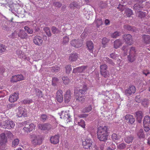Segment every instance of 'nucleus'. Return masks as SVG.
<instances>
[{
  "label": "nucleus",
  "instance_id": "39448f33",
  "mask_svg": "<svg viewBox=\"0 0 150 150\" xmlns=\"http://www.w3.org/2000/svg\"><path fill=\"white\" fill-rule=\"evenodd\" d=\"M31 142L32 144L36 145H40L42 143V139L39 135L33 134L30 135Z\"/></svg>",
  "mask_w": 150,
  "mask_h": 150
},
{
  "label": "nucleus",
  "instance_id": "f3484780",
  "mask_svg": "<svg viewBox=\"0 0 150 150\" xmlns=\"http://www.w3.org/2000/svg\"><path fill=\"white\" fill-rule=\"evenodd\" d=\"M60 137L59 135H55L51 136L50 140L51 143L56 144L59 142Z\"/></svg>",
  "mask_w": 150,
  "mask_h": 150
},
{
  "label": "nucleus",
  "instance_id": "a19ab883",
  "mask_svg": "<svg viewBox=\"0 0 150 150\" xmlns=\"http://www.w3.org/2000/svg\"><path fill=\"white\" fill-rule=\"evenodd\" d=\"M120 136L118 135L115 133H113L112 135V138L113 140L115 141L120 139Z\"/></svg>",
  "mask_w": 150,
  "mask_h": 150
},
{
  "label": "nucleus",
  "instance_id": "37998d69",
  "mask_svg": "<svg viewBox=\"0 0 150 150\" xmlns=\"http://www.w3.org/2000/svg\"><path fill=\"white\" fill-rule=\"evenodd\" d=\"M110 40L108 39L107 38H104L102 40V44L103 45L104 47L106 46V44L109 42Z\"/></svg>",
  "mask_w": 150,
  "mask_h": 150
},
{
  "label": "nucleus",
  "instance_id": "69168bd1",
  "mask_svg": "<svg viewBox=\"0 0 150 150\" xmlns=\"http://www.w3.org/2000/svg\"><path fill=\"white\" fill-rule=\"evenodd\" d=\"M140 98V97L139 96H137L135 98V101L138 103H140L141 102Z\"/></svg>",
  "mask_w": 150,
  "mask_h": 150
},
{
  "label": "nucleus",
  "instance_id": "20e7f679",
  "mask_svg": "<svg viewBox=\"0 0 150 150\" xmlns=\"http://www.w3.org/2000/svg\"><path fill=\"white\" fill-rule=\"evenodd\" d=\"M25 127L23 128V130L24 132L27 133H30L35 130L36 125L33 123L28 124L27 121H24L21 123Z\"/></svg>",
  "mask_w": 150,
  "mask_h": 150
},
{
  "label": "nucleus",
  "instance_id": "4468645a",
  "mask_svg": "<svg viewBox=\"0 0 150 150\" xmlns=\"http://www.w3.org/2000/svg\"><path fill=\"white\" fill-rule=\"evenodd\" d=\"M24 77L22 74H18L12 77L11 81L12 82H17L18 81L23 80Z\"/></svg>",
  "mask_w": 150,
  "mask_h": 150
},
{
  "label": "nucleus",
  "instance_id": "72a5a7b5",
  "mask_svg": "<svg viewBox=\"0 0 150 150\" xmlns=\"http://www.w3.org/2000/svg\"><path fill=\"white\" fill-rule=\"evenodd\" d=\"M124 28L125 29L133 32H136L137 30L136 28L135 27H132L127 25H124Z\"/></svg>",
  "mask_w": 150,
  "mask_h": 150
},
{
  "label": "nucleus",
  "instance_id": "f03ea898",
  "mask_svg": "<svg viewBox=\"0 0 150 150\" xmlns=\"http://www.w3.org/2000/svg\"><path fill=\"white\" fill-rule=\"evenodd\" d=\"M13 137V135L10 131H7L0 134V145L3 146L8 142V139Z\"/></svg>",
  "mask_w": 150,
  "mask_h": 150
},
{
  "label": "nucleus",
  "instance_id": "4c0bfd02",
  "mask_svg": "<svg viewBox=\"0 0 150 150\" xmlns=\"http://www.w3.org/2000/svg\"><path fill=\"white\" fill-rule=\"evenodd\" d=\"M24 29L28 34H32L33 33V31L32 29L31 28L28 27L27 26H25L24 27Z\"/></svg>",
  "mask_w": 150,
  "mask_h": 150
},
{
  "label": "nucleus",
  "instance_id": "bf43d9fd",
  "mask_svg": "<svg viewBox=\"0 0 150 150\" xmlns=\"http://www.w3.org/2000/svg\"><path fill=\"white\" fill-rule=\"evenodd\" d=\"M32 102V100L31 99H27L23 101V103L24 104H29Z\"/></svg>",
  "mask_w": 150,
  "mask_h": 150
},
{
  "label": "nucleus",
  "instance_id": "a878e982",
  "mask_svg": "<svg viewBox=\"0 0 150 150\" xmlns=\"http://www.w3.org/2000/svg\"><path fill=\"white\" fill-rule=\"evenodd\" d=\"M60 118L62 119H65L66 118L69 119V120H70V117L66 111H62L61 112V114L60 115Z\"/></svg>",
  "mask_w": 150,
  "mask_h": 150
},
{
  "label": "nucleus",
  "instance_id": "13d9d810",
  "mask_svg": "<svg viewBox=\"0 0 150 150\" xmlns=\"http://www.w3.org/2000/svg\"><path fill=\"white\" fill-rule=\"evenodd\" d=\"M52 70L54 71L55 72H57L59 71L60 70V67H58L57 65L52 67Z\"/></svg>",
  "mask_w": 150,
  "mask_h": 150
},
{
  "label": "nucleus",
  "instance_id": "6e6d98bb",
  "mask_svg": "<svg viewBox=\"0 0 150 150\" xmlns=\"http://www.w3.org/2000/svg\"><path fill=\"white\" fill-rule=\"evenodd\" d=\"M6 48L4 45L2 44H0V53H2L5 52Z\"/></svg>",
  "mask_w": 150,
  "mask_h": 150
},
{
  "label": "nucleus",
  "instance_id": "052dcab7",
  "mask_svg": "<svg viewBox=\"0 0 150 150\" xmlns=\"http://www.w3.org/2000/svg\"><path fill=\"white\" fill-rule=\"evenodd\" d=\"M118 56L117 54H116L114 53H112L110 54V57L113 59H116Z\"/></svg>",
  "mask_w": 150,
  "mask_h": 150
},
{
  "label": "nucleus",
  "instance_id": "603ef678",
  "mask_svg": "<svg viewBox=\"0 0 150 150\" xmlns=\"http://www.w3.org/2000/svg\"><path fill=\"white\" fill-rule=\"evenodd\" d=\"M69 41V38L67 36H65L63 37V38L62 44H66Z\"/></svg>",
  "mask_w": 150,
  "mask_h": 150
},
{
  "label": "nucleus",
  "instance_id": "de8ad7c7",
  "mask_svg": "<svg viewBox=\"0 0 150 150\" xmlns=\"http://www.w3.org/2000/svg\"><path fill=\"white\" fill-rule=\"evenodd\" d=\"M120 35L121 33L120 32L115 31L111 34V36L113 38H116Z\"/></svg>",
  "mask_w": 150,
  "mask_h": 150
},
{
  "label": "nucleus",
  "instance_id": "7c9ffc66",
  "mask_svg": "<svg viewBox=\"0 0 150 150\" xmlns=\"http://www.w3.org/2000/svg\"><path fill=\"white\" fill-rule=\"evenodd\" d=\"M74 122L77 123L78 125L80 126L82 128H85L86 124H85V122L84 120L81 119L79 121H78V120H75Z\"/></svg>",
  "mask_w": 150,
  "mask_h": 150
},
{
  "label": "nucleus",
  "instance_id": "680f3d73",
  "mask_svg": "<svg viewBox=\"0 0 150 150\" xmlns=\"http://www.w3.org/2000/svg\"><path fill=\"white\" fill-rule=\"evenodd\" d=\"M125 8V6L124 5L120 4L117 7V8L119 9V10L122 11H123Z\"/></svg>",
  "mask_w": 150,
  "mask_h": 150
},
{
  "label": "nucleus",
  "instance_id": "f257e3e1",
  "mask_svg": "<svg viewBox=\"0 0 150 150\" xmlns=\"http://www.w3.org/2000/svg\"><path fill=\"white\" fill-rule=\"evenodd\" d=\"M108 127L106 126H100L97 131V138L101 141L107 140L108 136Z\"/></svg>",
  "mask_w": 150,
  "mask_h": 150
},
{
  "label": "nucleus",
  "instance_id": "a211bd4d",
  "mask_svg": "<svg viewBox=\"0 0 150 150\" xmlns=\"http://www.w3.org/2000/svg\"><path fill=\"white\" fill-rule=\"evenodd\" d=\"M19 37L22 39H27L28 38V35L25 31L23 30H20L17 33Z\"/></svg>",
  "mask_w": 150,
  "mask_h": 150
},
{
  "label": "nucleus",
  "instance_id": "2f4dec72",
  "mask_svg": "<svg viewBox=\"0 0 150 150\" xmlns=\"http://www.w3.org/2000/svg\"><path fill=\"white\" fill-rule=\"evenodd\" d=\"M143 8L142 6H140L138 4H135L134 6V9L135 10L136 13L141 10Z\"/></svg>",
  "mask_w": 150,
  "mask_h": 150
},
{
  "label": "nucleus",
  "instance_id": "2eb2a0df",
  "mask_svg": "<svg viewBox=\"0 0 150 150\" xmlns=\"http://www.w3.org/2000/svg\"><path fill=\"white\" fill-rule=\"evenodd\" d=\"M33 41L35 45L39 46L41 45L43 42L42 38L38 35H36L34 37Z\"/></svg>",
  "mask_w": 150,
  "mask_h": 150
},
{
  "label": "nucleus",
  "instance_id": "4d7b16f0",
  "mask_svg": "<svg viewBox=\"0 0 150 150\" xmlns=\"http://www.w3.org/2000/svg\"><path fill=\"white\" fill-rule=\"evenodd\" d=\"M47 118V116L45 114H42L41 116L40 120L43 122H44L46 120Z\"/></svg>",
  "mask_w": 150,
  "mask_h": 150
},
{
  "label": "nucleus",
  "instance_id": "e433bc0d",
  "mask_svg": "<svg viewBox=\"0 0 150 150\" xmlns=\"http://www.w3.org/2000/svg\"><path fill=\"white\" fill-rule=\"evenodd\" d=\"M19 140L18 139H16L12 142V146L14 148L16 147L19 144Z\"/></svg>",
  "mask_w": 150,
  "mask_h": 150
},
{
  "label": "nucleus",
  "instance_id": "864d4df0",
  "mask_svg": "<svg viewBox=\"0 0 150 150\" xmlns=\"http://www.w3.org/2000/svg\"><path fill=\"white\" fill-rule=\"evenodd\" d=\"M71 65H68L65 67L66 71L67 73L69 74L71 70Z\"/></svg>",
  "mask_w": 150,
  "mask_h": 150
},
{
  "label": "nucleus",
  "instance_id": "49530a36",
  "mask_svg": "<svg viewBox=\"0 0 150 150\" xmlns=\"http://www.w3.org/2000/svg\"><path fill=\"white\" fill-rule=\"evenodd\" d=\"M44 30L46 33L47 35L49 37H50L51 35V33L50 32V28L48 27L45 28L44 29Z\"/></svg>",
  "mask_w": 150,
  "mask_h": 150
},
{
  "label": "nucleus",
  "instance_id": "f704fd0d",
  "mask_svg": "<svg viewBox=\"0 0 150 150\" xmlns=\"http://www.w3.org/2000/svg\"><path fill=\"white\" fill-rule=\"evenodd\" d=\"M142 37L144 42L146 44H149L150 43V36L149 35H144Z\"/></svg>",
  "mask_w": 150,
  "mask_h": 150
},
{
  "label": "nucleus",
  "instance_id": "412c9836",
  "mask_svg": "<svg viewBox=\"0 0 150 150\" xmlns=\"http://www.w3.org/2000/svg\"><path fill=\"white\" fill-rule=\"evenodd\" d=\"M125 119L127 122L131 124H133L135 121V119L132 115L127 114L125 116Z\"/></svg>",
  "mask_w": 150,
  "mask_h": 150
},
{
  "label": "nucleus",
  "instance_id": "ddd939ff",
  "mask_svg": "<svg viewBox=\"0 0 150 150\" xmlns=\"http://www.w3.org/2000/svg\"><path fill=\"white\" fill-rule=\"evenodd\" d=\"M38 128L42 130L49 131L51 129V125L49 124L45 123L44 124H39L38 125Z\"/></svg>",
  "mask_w": 150,
  "mask_h": 150
},
{
  "label": "nucleus",
  "instance_id": "a18cd8bd",
  "mask_svg": "<svg viewBox=\"0 0 150 150\" xmlns=\"http://www.w3.org/2000/svg\"><path fill=\"white\" fill-rule=\"evenodd\" d=\"M92 107L91 105H89L87 107H86L84 108L83 110V112H88L91 110Z\"/></svg>",
  "mask_w": 150,
  "mask_h": 150
},
{
  "label": "nucleus",
  "instance_id": "5701e85b",
  "mask_svg": "<svg viewBox=\"0 0 150 150\" xmlns=\"http://www.w3.org/2000/svg\"><path fill=\"white\" fill-rule=\"evenodd\" d=\"M18 93H14L10 96L9 98V100L11 103H13L16 101L18 98Z\"/></svg>",
  "mask_w": 150,
  "mask_h": 150
},
{
  "label": "nucleus",
  "instance_id": "cd10ccee",
  "mask_svg": "<svg viewBox=\"0 0 150 150\" xmlns=\"http://www.w3.org/2000/svg\"><path fill=\"white\" fill-rule=\"evenodd\" d=\"M143 116V114L142 111H138L136 112V117L139 122H141Z\"/></svg>",
  "mask_w": 150,
  "mask_h": 150
},
{
  "label": "nucleus",
  "instance_id": "b1692460",
  "mask_svg": "<svg viewBox=\"0 0 150 150\" xmlns=\"http://www.w3.org/2000/svg\"><path fill=\"white\" fill-rule=\"evenodd\" d=\"M123 43V41L120 39H117L114 42V47L115 49H117L119 48Z\"/></svg>",
  "mask_w": 150,
  "mask_h": 150
},
{
  "label": "nucleus",
  "instance_id": "ea45409f",
  "mask_svg": "<svg viewBox=\"0 0 150 150\" xmlns=\"http://www.w3.org/2000/svg\"><path fill=\"white\" fill-rule=\"evenodd\" d=\"M137 135L140 138H144L145 137V135L143 133L142 129H140L137 133Z\"/></svg>",
  "mask_w": 150,
  "mask_h": 150
},
{
  "label": "nucleus",
  "instance_id": "c85d7f7f",
  "mask_svg": "<svg viewBox=\"0 0 150 150\" xmlns=\"http://www.w3.org/2000/svg\"><path fill=\"white\" fill-rule=\"evenodd\" d=\"M78 58V54H72L70 55L69 60L71 62L76 61Z\"/></svg>",
  "mask_w": 150,
  "mask_h": 150
},
{
  "label": "nucleus",
  "instance_id": "e2e57ef3",
  "mask_svg": "<svg viewBox=\"0 0 150 150\" xmlns=\"http://www.w3.org/2000/svg\"><path fill=\"white\" fill-rule=\"evenodd\" d=\"M143 74H144L145 76H147L148 74H150V72L148 69L144 70L142 71Z\"/></svg>",
  "mask_w": 150,
  "mask_h": 150
},
{
  "label": "nucleus",
  "instance_id": "6ab92c4d",
  "mask_svg": "<svg viewBox=\"0 0 150 150\" xmlns=\"http://www.w3.org/2000/svg\"><path fill=\"white\" fill-rule=\"evenodd\" d=\"M62 93L63 92L61 90H59L57 92L56 100L59 103H61L63 101V96Z\"/></svg>",
  "mask_w": 150,
  "mask_h": 150
},
{
  "label": "nucleus",
  "instance_id": "c756f323",
  "mask_svg": "<svg viewBox=\"0 0 150 150\" xmlns=\"http://www.w3.org/2000/svg\"><path fill=\"white\" fill-rule=\"evenodd\" d=\"M134 139V136L130 135L126 137L124 139L125 142L128 143L129 144L130 143H132Z\"/></svg>",
  "mask_w": 150,
  "mask_h": 150
},
{
  "label": "nucleus",
  "instance_id": "8fccbe9b",
  "mask_svg": "<svg viewBox=\"0 0 150 150\" xmlns=\"http://www.w3.org/2000/svg\"><path fill=\"white\" fill-rule=\"evenodd\" d=\"M104 60L106 62L108 63L109 64H111L112 65H114L115 64L113 63L112 60L111 59H110L109 58L106 57L104 58Z\"/></svg>",
  "mask_w": 150,
  "mask_h": 150
},
{
  "label": "nucleus",
  "instance_id": "c9c22d12",
  "mask_svg": "<svg viewBox=\"0 0 150 150\" xmlns=\"http://www.w3.org/2000/svg\"><path fill=\"white\" fill-rule=\"evenodd\" d=\"M142 104L145 107H147L149 105V100L147 99H143L142 101Z\"/></svg>",
  "mask_w": 150,
  "mask_h": 150
},
{
  "label": "nucleus",
  "instance_id": "9d476101",
  "mask_svg": "<svg viewBox=\"0 0 150 150\" xmlns=\"http://www.w3.org/2000/svg\"><path fill=\"white\" fill-rule=\"evenodd\" d=\"M18 111L17 114V116L18 117H20L22 116L26 117L27 116V111L25 108L21 107H19L18 108Z\"/></svg>",
  "mask_w": 150,
  "mask_h": 150
},
{
  "label": "nucleus",
  "instance_id": "774afa93",
  "mask_svg": "<svg viewBox=\"0 0 150 150\" xmlns=\"http://www.w3.org/2000/svg\"><path fill=\"white\" fill-rule=\"evenodd\" d=\"M126 46H123L122 47V50L124 51V54L125 55H126L127 54V50L126 48Z\"/></svg>",
  "mask_w": 150,
  "mask_h": 150
},
{
  "label": "nucleus",
  "instance_id": "338daca9",
  "mask_svg": "<svg viewBox=\"0 0 150 150\" xmlns=\"http://www.w3.org/2000/svg\"><path fill=\"white\" fill-rule=\"evenodd\" d=\"M144 129L145 131L147 132L149 130V127L150 126L145 125V124H144Z\"/></svg>",
  "mask_w": 150,
  "mask_h": 150
},
{
  "label": "nucleus",
  "instance_id": "79ce46f5",
  "mask_svg": "<svg viewBox=\"0 0 150 150\" xmlns=\"http://www.w3.org/2000/svg\"><path fill=\"white\" fill-rule=\"evenodd\" d=\"M63 82L65 85L68 84L69 82V79L67 76H64L62 78Z\"/></svg>",
  "mask_w": 150,
  "mask_h": 150
},
{
  "label": "nucleus",
  "instance_id": "423d86ee",
  "mask_svg": "<svg viewBox=\"0 0 150 150\" xmlns=\"http://www.w3.org/2000/svg\"><path fill=\"white\" fill-rule=\"evenodd\" d=\"M136 51L134 47H132L130 50L129 54L128 57V60L130 62H133L136 59Z\"/></svg>",
  "mask_w": 150,
  "mask_h": 150
},
{
  "label": "nucleus",
  "instance_id": "aec40b11",
  "mask_svg": "<svg viewBox=\"0 0 150 150\" xmlns=\"http://www.w3.org/2000/svg\"><path fill=\"white\" fill-rule=\"evenodd\" d=\"M87 67V66H82L77 67L73 69V72L74 73L82 72L86 69Z\"/></svg>",
  "mask_w": 150,
  "mask_h": 150
},
{
  "label": "nucleus",
  "instance_id": "9b49d317",
  "mask_svg": "<svg viewBox=\"0 0 150 150\" xmlns=\"http://www.w3.org/2000/svg\"><path fill=\"white\" fill-rule=\"evenodd\" d=\"M15 126L14 122L10 120H7L4 121L3 128L11 129L13 128Z\"/></svg>",
  "mask_w": 150,
  "mask_h": 150
},
{
  "label": "nucleus",
  "instance_id": "473e14b6",
  "mask_svg": "<svg viewBox=\"0 0 150 150\" xmlns=\"http://www.w3.org/2000/svg\"><path fill=\"white\" fill-rule=\"evenodd\" d=\"M143 124L145 125L150 126V117L149 116H145L143 121Z\"/></svg>",
  "mask_w": 150,
  "mask_h": 150
},
{
  "label": "nucleus",
  "instance_id": "5fc2aeb1",
  "mask_svg": "<svg viewBox=\"0 0 150 150\" xmlns=\"http://www.w3.org/2000/svg\"><path fill=\"white\" fill-rule=\"evenodd\" d=\"M52 33L55 34V33H59L60 32V30L58 29L55 27H52Z\"/></svg>",
  "mask_w": 150,
  "mask_h": 150
},
{
  "label": "nucleus",
  "instance_id": "f8f14e48",
  "mask_svg": "<svg viewBox=\"0 0 150 150\" xmlns=\"http://www.w3.org/2000/svg\"><path fill=\"white\" fill-rule=\"evenodd\" d=\"M92 144V141L90 138H87L82 141V145L85 149L90 148Z\"/></svg>",
  "mask_w": 150,
  "mask_h": 150
},
{
  "label": "nucleus",
  "instance_id": "bb28decb",
  "mask_svg": "<svg viewBox=\"0 0 150 150\" xmlns=\"http://www.w3.org/2000/svg\"><path fill=\"white\" fill-rule=\"evenodd\" d=\"M17 54L18 55V56L21 58H23L24 59H27L28 60V59H27L25 57V54L24 52L22 51H21L19 49H18L16 51Z\"/></svg>",
  "mask_w": 150,
  "mask_h": 150
},
{
  "label": "nucleus",
  "instance_id": "dca6fc26",
  "mask_svg": "<svg viewBox=\"0 0 150 150\" xmlns=\"http://www.w3.org/2000/svg\"><path fill=\"white\" fill-rule=\"evenodd\" d=\"M124 40H125L126 44L131 45L133 44V40L132 38V36L129 34L125 35L123 36Z\"/></svg>",
  "mask_w": 150,
  "mask_h": 150
},
{
  "label": "nucleus",
  "instance_id": "58836bf2",
  "mask_svg": "<svg viewBox=\"0 0 150 150\" xmlns=\"http://www.w3.org/2000/svg\"><path fill=\"white\" fill-rule=\"evenodd\" d=\"M125 14L127 17H130L133 14V12L131 9L127 8L125 10Z\"/></svg>",
  "mask_w": 150,
  "mask_h": 150
},
{
  "label": "nucleus",
  "instance_id": "09e8293b",
  "mask_svg": "<svg viewBox=\"0 0 150 150\" xmlns=\"http://www.w3.org/2000/svg\"><path fill=\"white\" fill-rule=\"evenodd\" d=\"M36 95L39 98H42L43 96L42 92L39 89H38L36 90Z\"/></svg>",
  "mask_w": 150,
  "mask_h": 150
},
{
  "label": "nucleus",
  "instance_id": "4be33fe9",
  "mask_svg": "<svg viewBox=\"0 0 150 150\" xmlns=\"http://www.w3.org/2000/svg\"><path fill=\"white\" fill-rule=\"evenodd\" d=\"M71 93L70 90L67 91L64 95V101L66 103H68L71 100Z\"/></svg>",
  "mask_w": 150,
  "mask_h": 150
},
{
  "label": "nucleus",
  "instance_id": "6e6552de",
  "mask_svg": "<svg viewBox=\"0 0 150 150\" xmlns=\"http://www.w3.org/2000/svg\"><path fill=\"white\" fill-rule=\"evenodd\" d=\"M108 66L105 64H103L100 66V72L101 75L105 78L109 77L110 74L107 70Z\"/></svg>",
  "mask_w": 150,
  "mask_h": 150
},
{
  "label": "nucleus",
  "instance_id": "0e129e2a",
  "mask_svg": "<svg viewBox=\"0 0 150 150\" xmlns=\"http://www.w3.org/2000/svg\"><path fill=\"white\" fill-rule=\"evenodd\" d=\"M53 5L56 7L59 8L61 6V4L59 2H56L54 3Z\"/></svg>",
  "mask_w": 150,
  "mask_h": 150
},
{
  "label": "nucleus",
  "instance_id": "3c124183",
  "mask_svg": "<svg viewBox=\"0 0 150 150\" xmlns=\"http://www.w3.org/2000/svg\"><path fill=\"white\" fill-rule=\"evenodd\" d=\"M126 144L124 143H122L117 146V148L119 149H124L125 148Z\"/></svg>",
  "mask_w": 150,
  "mask_h": 150
},
{
  "label": "nucleus",
  "instance_id": "393cba45",
  "mask_svg": "<svg viewBox=\"0 0 150 150\" xmlns=\"http://www.w3.org/2000/svg\"><path fill=\"white\" fill-rule=\"evenodd\" d=\"M86 45L89 51L92 53L93 51L94 45L92 42L91 40L87 41Z\"/></svg>",
  "mask_w": 150,
  "mask_h": 150
},
{
  "label": "nucleus",
  "instance_id": "0eeeda50",
  "mask_svg": "<svg viewBox=\"0 0 150 150\" xmlns=\"http://www.w3.org/2000/svg\"><path fill=\"white\" fill-rule=\"evenodd\" d=\"M136 91V88L135 87L132 85H130L125 90V95L127 96H131Z\"/></svg>",
  "mask_w": 150,
  "mask_h": 150
},
{
  "label": "nucleus",
  "instance_id": "1a4fd4ad",
  "mask_svg": "<svg viewBox=\"0 0 150 150\" xmlns=\"http://www.w3.org/2000/svg\"><path fill=\"white\" fill-rule=\"evenodd\" d=\"M70 44L73 47L75 48H79L82 45V42L81 40L74 39L70 41Z\"/></svg>",
  "mask_w": 150,
  "mask_h": 150
},
{
  "label": "nucleus",
  "instance_id": "c03bdc74",
  "mask_svg": "<svg viewBox=\"0 0 150 150\" xmlns=\"http://www.w3.org/2000/svg\"><path fill=\"white\" fill-rule=\"evenodd\" d=\"M136 14L138 15V16L141 18H144L146 16L145 12H143L141 11H139Z\"/></svg>",
  "mask_w": 150,
  "mask_h": 150
},
{
  "label": "nucleus",
  "instance_id": "7ed1b4c3",
  "mask_svg": "<svg viewBox=\"0 0 150 150\" xmlns=\"http://www.w3.org/2000/svg\"><path fill=\"white\" fill-rule=\"evenodd\" d=\"M83 88L79 89L78 92L75 93V98L78 102H81L84 100V94L87 90V87L86 85H83Z\"/></svg>",
  "mask_w": 150,
  "mask_h": 150
}]
</instances>
